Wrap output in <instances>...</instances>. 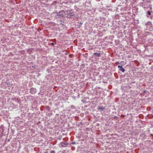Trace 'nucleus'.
I'll use <instances>...</instances> for the list:
<instances>
[{"instance_id": "nucleus-6", "label": "nucleus", "mask_w": 153, "mask_h": 153, "mask_svg": "<svg viewBox=\"0 0 153 153\" xmlns=\"http://www.w3.org/2000/svg\"><path fill=\"white\" fill-rule=\"evenodd\" d=\"M97 108L98 110H100L101 111H102L105 109V107H99L98 106Z\"/></svg>"}, {"instance_id": "nucleus-10", "label": "nucleus", "mask_w": 153, "mask_h": 153, "mask_svg": "<svg viewBox=\"0 0 153 153\" xmlns=\"http://www.w3.org/2000/svg\"><path fill=\"white\" fill-rule=\"evenodd\" d=\"M147 14L149 15H150L151 14V12L149 11L148 10L147 11Z\"/></svg>"}, {"instance_id": "nucleus-12", "label": "nucleus", "mask_w": 153, "mask_h": 153, "mask_svg": "<svg viewBox=\"0 0 153 153\" xmlns=\"http://www.w3.org/2000/svg\"><path fill=\"white\" fill-rule=\"evenodd\" d=\"M50 153H55L54 151H52Z\"/></svg>"}, {"instance_id": "nucleus-19", "label": "nucleus", "mask_w": 153, "mask_h": 153, "mask_svg": "<svg viewBox=\"0 0 153 153\" xmlns=\"http://www.w3.org/2000/svg\"><path fill=\"white\" fill-rule=\"evenodd\" d=\"M10 141V140L9 139V140H8V142H9V141Z\"/></svg>"}, {"instance_id": "nucleus-18", "label": "nucleus", "mask_w": 153, "mask_h": 153, "mask_svg": "<svg viewBox=\"0 0 153 153\" xmlns=\"http://www.w3.org/2000/svg\"><path fill=\"white\" fill-rule=\"evenodd\" d=\"M79 24L81 25H82V23L81 22H79Z\"/></svg>"}, {"instance_id": "nucleus-3", "label": "nucleus", "mask_w": 153, "mask_h": 153, "mask_svg": "<svg viewBox=\"0 0 153 153\" xmlns=\"http://www.w3.org/2000/svg\"><path fill=\"white\" fill-rule=\"evenodd\" d=\"M105 8L103 10H106V9L107 10H111L112 9V6L110 4H106L105 7Z\"/></svg>"}, {"instance_id": "nucleus-15", "label": "nucleus", "mask_w": 153, "mask_h": 153, "mask_svg": "<svg viewBox=\"0 0 153 153\" xmlns=\"http://www.w3.org/2000/svg\"><path fill=\"white\" fill-rule=\"evenodd\" d=\"M71 107L72 109H73L74 108V106H73V105L71 106Z\"/></svg>"}, {"instance_id": "nucleus-11", "label": "nucleus", "mask_w": 153, "mask_h": 153, "mask_svg": "<svg viewBox=\"0 0 153 153\" xmlns=\"http://www.w3.org/2000/svg\"><path fill=\"white\" fill-rule=\"evenodd\" d=\"M118 67L119 69L122 67L120 65H118Z\"/></svg>"}, {"instance_id": "nucleus-5", "label": "nucleus", "mask_w": 153, "mask_h": 153, "mask_svg": "<svg viewBox=\"0 0 153 153\" xmlns=\"http://www.w3.org/2000/svg\"><path fill=\"white\" fill-rule=\"evenodd\" d=\"M85 5L88 7H91V2L90 1H87L85 3Z\"/></svg>"}, {"instance_id": "nucleus-16", "label": "nucleus", "mask_w": 153, "mask_h": 153, "mask_svg": "<svg viewBox=\"0 0 153 153\" xmlns=\"http://www.w3.org/2000/svg\"><path fill=\"white\" fill-rule=\"evenodd\" d=\"M79 0H76L75 1L76 2H78Z\"/></svg>"}, {"instance_id": "nucleus-9", "label": "nucleus", "mask_w": 153, "mask_h": 153, "mask_svg": "<svg viewBox=\"0 0 153 153\" xmlns=\"http://www.w3.org/2000/svg\"><path fill=\"white\" fill-rule=\"evenodd\" d=\"M119 70H120V71H121L122 72H124L125 71V70L123 67L119 69Z\"/></svg>"}, {"instance_id": "nucleus-1", "label": "nucleus", "mask_w": 153, "mask_h": 153, "mask_svg": "<svg viewBox=\"0 0 153 153\" xmlns=\"http://www.w3.org/2000/svg\"><path fill=\"white\" fill-rule=\"evenodd\" d=\"M140 1H145L143 2H140L139 5L140 7H142L143 9H149V10L152 9V7L150 6V3L146 1V0H140L138 2Z\"/></svg>"}, {"instance_id": "nucleus-4", "label": "nucleus", "mask_w": 153, "mask_h": 153, "mask_svg": "<svg viewBox=\"0 0 153 153\" xmlns=\"http://www.w3.org/2000/svg\"><path fill=\"white\" fill-rule=\"evenodd\" d=\"M36 89L33 88H31L30 89V92L32 94H35L36 92Z\"/></svg>"}, {"instance_id": "nucleus-8", "label": "nucleus", "mask_w": 153, "mask_h": 153, "mask_svg": "<svg viewBox=\"0 0 153 153\" xmlns=\"http://www.w3.org/2000/svg\"><path fill=\"white\" fill-rule=\"evenodd\" d=\"M94 54L97 57H100L101 56V54L100 53H94Z\"/></svg>"}, {"instance_id": "nucleus-13", "label": "nucleus", "mask_w": 153, "mask_h": 153, "mask_svg": "<svg viewBox=\"0 0 153 153\" xmlns=\"http://www.w3.org/2000/svg\"><path fill=\"white\" fill-rule=\"evenodd\" d=\"M71 144H76V142H74L71 143Z\"/></svg>"}, {"instance_id": "nucleus-2", "label": "nucleus", "mask_w": 153, "mask_h": 153, "mask_svg": "<svg viewBox=\"0 0 153 153\" xmlns=\"http://www.w3.org/2000/svg\"><path fill=\"white\" fill-rule=\"evenodd\" d=\"M60 147H66L68 146V143L67 142H62L59 144Z\"/></svg>"}, {"instance_id": "nucleus-20", "label": "nucleus", "mask_w": 153, "mask_h": 153, "mask_svg": "<svg viewBox=\"0 0 153 153\" xmlns=\"http://www.w3.org/2000/svg\"><path fill=\"white\" fill-rule=\"evenodd\" d=\"M122 62H121L120 63H122Z\"/></svg>"}, {"instance_id": "nucleus-17", "label": "nucleus", "mask_w": 153, "mask_h": 153, "mask_svg": "<svg viewBox=\"0 0 153 153\" xmlns=\"http://www.w3.org/2000/svg\"><path fill=\"white\" fill-rule=\"evenodd\" d=\"M146 91L145 90H144L143 91V93H145L146 92Z\"/></svg>"}, {"instance_id": "nucleus-14", "label": "nucleus", "mask_w": 153, "mask_h": 153, "mask_svg": "<svg viewBox=\"0 0 153 153\" xmlns=\"http://www.w3.org/2000/svg\"><path fill=\"white\" fill-rule=\"evenodd\" d=\"M51 44L52 46H54V44L53 42L51 43Z\"/></svg>"}, {"instance_id": "nucleus-7", "label": "nucleus", "mask_w": 153, "mask_h": 153, "mask_svg": "<svg viewBox=\"0 0 153 153\" xmlns=\"http://www.w3.org/2000/svg\"><path fill=\"white\" fill-rule=\"evenodd\" d=\"M63 12L62 11H60L59 12L57 13V15L59 16V17H62V16L63 15L62 13Z\"/></svg>"}, {"instance_id": "nucleus-21", "label": "nucleus", "mask_w": 153, "mask_h": 153, "mask_svg": "<svg viewBox=\"0 0 153 153\" xmlns=\"http://www.w3.org/2000/svg\"><path fill=\"white\" fill-rule=\"evenodd\" d=\"M48 108H50L49 107H48Z\"/></svg>"}]
</instances>
